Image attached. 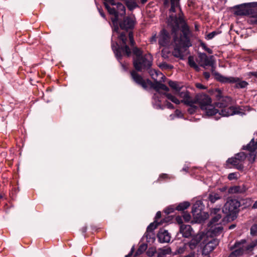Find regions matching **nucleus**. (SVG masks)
<instances>
[{
	"label": "nucleus",
	"mask_w": 257,
	"mask_h": 257,
	"mask_svg": "<svg viewBox=\"0 0 257 257\" xmlns=\"http://www.w3.org/2000/svg\"><path fill=\"white\" fill-rule=\"evenodd\" d=\"M170 13L171 14L168 19V24L171 26L172 33L174 34V50L172 54L174 57L182 59L183 53L192 46V44L190 40L191 31L186 24H183L181 27L182 35H180L179 37L177 36L179 31V25L184 22L181 16L179 0H171Z\"/></svg>",
	"instance_id": "nucleus-1"
},
{
	"label": "nucleus",
	"mask_w": 257,
	"mask_h": 257,
	"mask_svg": "<svg viewBox=\"0 0 257 257\" xmlns=\"http://www.w3.org/2000/svg\"><path fill=\"white\" fill-rule=\"evenodd\" d=\"M195 104H198L201 109L205 110L207 115H214L218 113L222 116H228L238 113L236 108L229 106V97L223 98L216 103V108L211 104V98L207 94L200 93L194 97Z\"/></svg>",
	"instance_id": "nucleus-2"
},
{
	"label": "nucleus",
	"mask_w": 257,
	"mask_h": 257,
	"mask_svg": "<svg viewBox=\"0 0 257 257\" xmlns=\"http://www.w3.org/2000/svg\"><path fill=\"white\" fill-rule=\"evenodd\" d=\"M128 37L130 45L133 47V53L134 55L133 65L135 69L138 71H142L143 70L150 69L152 65V56L149 53L143 55V51L141 49L134 47L135 45V41L134 39L133 33L132 31L128 32Z\"/></svg>",
	"instance_id": "nucleus-3"
},
{
	"label": "nucleus",
	"mask_w": 257,
	"mask_h": 257,
	"mask_svg": "<svg viewBox=\"0 0 257 257\" xmlns=\"http://www.w3.org/2000/svg\"><path fill=\"white\" fill-rule=\"evenodd\" d=\"M104 5L109 14L111 16V20L113 31L117 32L119 30L118 20L119 16L125 15V8L120 3H115L114 0H104Z\"/></svg>",
	"instance_id": "nucleus-4"
},
{
	"label": "nucleus",
	"mask_w": 257,
	"mask_h": 257,
	"mask_svg": "<svg viewBox=\"0 0 257 257\" xmlns=\"http://www.w3.org/2000/svg\"><path fill=\"white\" fill-rule=\"evenodd\" d=\"M164 95L170 100L173 102L179 104L180 102H182L185 105L193 106L195 104L194 97H193L189 91L187 89L181 90L177 94L180 98L181 100H179L176 97L173 95L169 93H164Z\"/></svg>",
	"instance_id": "nucleus-5"
},
{
	"label": "nucleus",
	"mask_w": 257,
	"mask_h": 257,
	"mask_svg": "<svg viewBox=\"0 0 257 257\" xmlns=\"http://www.w3.org/2000/svg\"><path fill=\"white\" fill-rule=\"evenodd\" d=\"M240 206V203L237 199H228L224 206L223 212L226 214L227 216L230 217L233 220L236 217Z\"/></svg>",
	"instance_id": "nucleus-6"
},
{
	"label": "nucleus",
	"mask_w": 257,
	"mask_h": 257,
	"mask_svg": "<svg viewBox=\"0 0 257 257\" xmlns=\"http://www.w3.org/2000/svg\"><path fill=\"white\" fill-rule=\"evenodd\" d=\"M215 76L216 79L222 83H235V87L237 88H243L248 85L246 81L241 80L238 77H225L219 73H216Z\"/></svg>",
	"instance_id": "nucleus-7"
},
{
	"label": "nucleus",
	"mask_w": 257,
	"mask_h": 257,
	"mask_svg": "<svg viewBox=\"0 0 257 257\" xmlns=\"http://www.w3.org/2000/svg\"><path fill=\"white\" fill-rule=\"evenodd\" d=\"M119 39L122 42L123 46L121 48L116 50V55L118 59H120L121 57V52L122 51L124 54L127 57H130L131 55V51L129 47L126 45L127 34V32H123L120 34L119 36Z\"/></svg>",
	"instance_id": "nucleus-8"
},
{
	"label": "nucleus",
	"mask_w": 257,
	"mask_h": 257,
	"mask_svg": "<svg viewBox=\"0 0 257 257\" xmlns=\"http://www.w3.org/2000/svg\"><path fill=\"white\" fill-rule=\"evenodd\" d=\"M131 75L133 80L138 85L141 86L144 89H147L149 85L152 84L150 80H146L139 75L136 71L133 70L131 72Z\"/></svg>",
	"instance_id": "nucleus-9"
},
{
	"label": "nucleus",
	"mask_w": 257,
	"mask_h": 257,
	"mask_svg": "<svg viewBox=\"0 0 257 257\" xmlns=\"http://www.w3.org/2000/svg\"><path fill=\"white\" fill-rule=\"evenodd\" d=\"M197 62L200 66L205 68L207 66H212L214 64L213 56H207L205 53H199Z\"/></svg>",
	"instance_id": "nucleus-10"
},
{
	"label": "nucleus",
	"mask_w": 257,
	"mask_h": 257,
	"mask_svg": "<svg viewBox=\"0 0 257 257\" xmlns=\"http://www.w3.org/2000/svg\"><path fill=\"white\" fill-rule=\"evenodd\" d=\"M219 242V240L216 238H211L210 239H208L207 242L203 248L202 254L206 255L209 254L218 245Z\"/></svg>",
	"instance_id": "nucleus-11"
},
{
	"label": "nucleus",
	"mask_w": 257,
	"mask_h": 257,
	"mask_svg": "<svg viewBox=\"0 0 257 257\" xmlns=\"http://www.w3.org/2000/svg\"><path fill=\"white\" fill-rule=\"evenodd\" d=\"M135 19L134 16L125 17L119 23L120 28L125 30L133 29L136 23Z\"/></svg>",
	"instance_id": "nucleus-12"
},
{
	"label": "nucleus",
	"mask_w": 257,
	"mask_h": 257,
	"mask_svg": "<svg viewBox=\"0 0 257 257\" xmlns=\"http://www.w3.org/2000/svg\"><path fill=\"white\" fill-rule=\"evenodd\" d=\"M171 38L169 33L165 30H162L159 35L158 43L160 46L167 47L170 45Z\"/></svg>",
	"instance_id": "nucleus-13"
},
{
	"label": "nucleus",
	"mask_w": 257,
	"mask_h": 257,
	"mask_svg": "<svg viewBox=\"0 0 257 257\" xmlns=\"http://www.w3.org/2000/svg\"><path fill=\"white\" fill-rule=\"evenodd\" d=\"M220 208H213L211 211V214L215 215L211 220L209 222V226H211L212 228L215 225H219L218 222L219 220L221 218V216L220 213Z\"/></svg>",
	"instance_id": "nucleus-14"
},
{
	"label": "nucleus",
	"mask_w": 257,
	"mask_h": 257,
	"mask_svg": "<svg viewBox=\"0 0 257 257\" xmlns=\"http://www.w3.org/2000/svg\"><path fill=\"white\" fill-rule=\"evenodd\" d=\"M245 242L244 240H241L240 241H237L234 245L231 247V249H234L233 251L234 253L237 256L241 255L243 254L245 248L243 244Z\"/></svg>",
	"instance_id": "nucleus-15"
},
{
	"label": "nucleus",
	"mask_w": 257,
	"mask_h": 257,
	"mask_svg": "<svg viewBox=\"0 0 257 257\" xmlns=\"http://www.w3.org/2000/svg\"><path fill=\"white\" fill-rule=\"evenodd\" d=\"M235 15L238 16H245L249 15L250 13L249 9L247 4H244L234 8Z\"/></svg>",
	"instance_id": "nucleus-16"
},
{
	"label": "nucleus",
	"mask_w": 257,
	"mask_h": 257,
	"mask_svg": "<svg viewBox=\"0 0 257 257\" xmlns=\"http://www.w3.org/2000/svg\"><path fill=\"white\" fill-rule=\"evenodd\" d=\"M158 237L160 242H169L171 239V236L167 230L160 229L158 233Z\"/></svg>",
	"instance_id": "nucleus-17"
},
{
	"label": "nucleus",
	"mask_w": 257,
	"mask_h": 257,
	"mask_svg": "<svg viewBox=\"0 0 257 257\" xmlns=\"http://www.w3.org/2000/svg\"><path fill=\"white\" fill-rule=\"evenodd\" d=\"M192 228L189 225L182 224L180 227V232L184 237H189L192 234Z\"/></svg>",
	"instance_id": "nucleus-18"
},
{
	"label": "nucleus",
	"mask_w": 257,
	"mask_h": 257,
	"mask_svg": "<svg viewBox=\"0 0 257 257\" xmlns=\"http://www.w3.org/2000/svg\"><path fill=\"white\" fill-rule=\"evenodd\" d=\"M202 239V235L198 234L188 243V246L191 250L195 249Z\"/></svg>",
	"instance_id": "nucleus-19"
},
{
	"label": "nucleus",
	"mask_w": 257,
	"mask_h": 257,
	"mask_svg": "<svg viewBox=\"0 0 257 257\" xmlns=\"http://www.w3.org/2000/svg\"><path fill=\"white\" fill-rule=\"evenodd\" d=\"M227 163L232 165L238 170H241L243 167L242 165V163L240 162L239 159L235 158V157L229 158L227 161Z\"/></svg>",
	"instance_id": "nucleus-20"
},
{
	"label": "nucleus",
	"mask_w": 257,
	"mask_h": 257,
	"mask_svg": "<svg viewBox=\"0 0 257 257\" xmlns=\"http://www.w3.org/2000/svg\"><path fill=\"white\" fill-rule=\"evenodd\" d=\"M127 9L132 11L138 7L136 0H122Z\"/></svg>",
	"instance_id": "nucleus-21"
},
{
	"label": "nucleus",
	"mask_w": 257,
	"mask_h": 257,
	"mask_svg": "<svg viewBox=\"0 0 257 257\" xmlns=\"http://www.w3.org/2000/svg\"><path fill=\"white\" fill-rule=\"evenodd\" d=\"M243 149L248 150L250 153L255 152L257 149V141L254 142V140L252 139L247 145L243 147Z\"/></svg>",
	"instance_id": "nucleus-22"
},
{
	"label": "nucleus",
	"mask_w": 257,
	"mask_h": 257,
	"mask_svg": "<svg viewBox=\"0 0 257 257\" xmlns=\"http://www.w3.org/2000/svg\"><path fill=\"white\" fill-rule=\"evenodd\" d=\"M153 87L157 91L160 90H163L166 91V93H168V91L169 90V88L166 85L158 81L154 83Z\"/></svg>",
	"instance_id": "nucleus-23"
},
{
	"label": "nucleus",
	"mask_w": 257,
	"mask_h": 257,
	"mask_svg": "<svg viewBox=\"0 0 257 257\" xmlns=\"http://www.w3.org/2000/svg\"><path fill=\"white\" fill-rule=\"evenodd\" d=\"M171 249L170 247H164L158 249L157 257H164L167 254L171 253Z\"/></svg>",
	"instance_id": "nucleus-24"
},
{
	"label": "nucleus",
	"mask_w": 257,
	"mask_h": 257,
	"mask_svg": "<svg viewBox=\"0 0 257 257\" xmlns=\"http://www.w3.org/2000/svg\"><path fill=\"white\" fill-rule=\"evenodd\" d=\"M168 84L172 89L175 90L176 94L182 90V87L177 82L170 81Z\"/></svg>",
	"instance_id": "nucleus-25"
},
{
	"label": "nucleus",
	"mask_w": 257,
	"mask_h": 257,
	"mask_svg": "<svg viewBox=\"0 0 257 257\" xmlns=\"http://www.w3.org/2000/svg\"><path fill=\"white\" fill-rule=\"evenodd\" d=\"M211 235L217 236L221 234L223 230V227L221 225L214 226L212 228L211 227Z\"/></svg>",
	"instance_id": "nucleus-26"
},
{
	"label": "nucleus",
	"mask_w": 257,
	"mask_h": 257,
	"mask_svg": "<svg viewBox=\"0 0 257 257\" xmlns=\"http://www.w3.org/2000/svg\"><path fill=\"white\" fill-rule=\"evenodd\" d=\"M188 64L189 66L194 68L196 71L199 72L200 70L199 67L195 62L194 58L192 56H189L188 57Z\"/></svg>",
	"instance_id": "nucleus-27"
},
{
	"label": "nucleus",
	"mask_w": 257,
	"mask_h": 257,
	"mask_svg": "<svg viewBox=\"0 0 257 257\" xmlns=\"http://www.w3.org/2000/svg\"><path fill=\"white\" fill-rule=\"evenodd\" d=\"M163 222H157V221H155L154 222L151 223L147 227V231L151 232L155 230L159 225L163 223Z\"/></svg>",
	"instance_id": "nucleus-28"
},
{
	"label": "nucleus",
	"mask_w": 257,
	"mask_h": 257,
	"mask_svg": "<svg viewBox=\"0 0 257 257\" xmlns=\"http://www.w3.org/2000/svg\"><path fill=\"white\" fill-rule=\"evenodd\" d=\"M190 203L188 202H184L180 203L176 207V209L179 211H183L187 209L189 206Z\"/></svg>",
	"instance_id": "nucleus-29"
},
{
	"label": "nucleus",
	"mask_w": 257,
	"mask_h": 257,
	"mask_svg": "<svg viewBox=\"0 0 257 257\" xmlns=\"http://www.w3.org/2000/svg\"><path fill=\"white\" fill-rule=\"evenodd\" d=\"M219 199H220V196L217 193H211L209 196V201L213 203Z\"/></svg>",
	"instance_id": "nucleus-30"
},
{
	"label": "nucleus",
	"mask_w": 257,
	"mask_h": 257,
	"mask_svg": "<svg viewBox=\"0 0 257 257\" xmlns=\"http://www.w3.org/2000/svg\"><path fill=\"white\" fill-rule=\"evenodd\" d=\"M246 189L244 186H235L232 188V192L234 193H243L245 191Z\"/></svg>",
	"instance_id": "nucleus-31"
},
{
	"label": "nucleus",
	"mask_w": 257,
	"mask_h": 257,
	"mask_svg": "<svg viewBox=\"0 0 257 257\" xmlns=\"http://www.w3.org/2000/svg\"><path fill=\"white\" fill-rule=\"evenodd\" d=\"M246 157V155L243 152L239 153L235 156V158L239 159L240 162L241 163L244 160Z\"/></svg>",
	"instance_id": "nucleus-32"
},
{
	"label": "nucleus",
	"mask_w": 257,
	"mask_h": 257,
	"mask_svg": "<svg viewBox=\"0 0 257 257\" xmlns=\"http://www.w3.org/2000/svg\"><path fill=\"white\" fill-rule=\"evenodd\" d=\"M256 158V153H249L248 156V161L252 163L255 161Z\"/></svg>",
	"instance_id": "nucleus-33"
},
{
	"label": "nucleus",
	"mask_w": 257,
	"mask_h": 257,
	"mask_svg": "<svg viewBox=\"0 0 257 257\" xmlns=\"http://www.w3.org/2000/svg\"><path fill=\"white\" fill-rule=\"evenodd\" d=\"M257 241H252L247 246L244 247L245 250H252L253 248L256 245Z\"/></svg>",
	"instance_id": "nucleus-34"
},
{
	"label": "nucleus",
	"mask_w": 257,
	"mask_h": 257,
	"mask_svg": "<svg viewBox=\"0 0 257 257\" xmlns=\"http://www.w3.org/2000/svg\"><path fill=\"white\" fill-rule=\"evenodd\" d=\"M159 67L161 69H171L173 66L166 63V62H163L159 65Z\"/></svg>",
	"instance_id": "nucleus-35"
},
{
	"label": "nucleus",
	"mask_w": 257,
	"mask_h": 257,
	"mask_svg": "<svg viewBox=\"0 0 257 257\" xmlns=\"http://www.w3.org/2000/svg\"><path fill=\"white\" fill-rule=\"evenodd\" d=\"M250 233L252 235H257V223L253 224L250 228Z\"/></svg>",
	"instance_id": "nucleus-36"
},
{
	"label": "nucleus",
	"mask_w": 257,
	"mask_h": 257,
	"mask_svg": "<svg viewBox=\"0 0 257 257\" xmlns=\"http://www.w3.org/2000/svg\"><path fill=\"white\" fill-rule=\"evenodd\" d=\"M200 46L205 51L207 52L209 54L212 53V50H211L210 48H208L205 43H201Z\"/></svg>",
	"instance_id": "nucleus-37"
},
{
	"label": "nucleus",
	"mask_w": 257,
	"mask_h": 257,
	"mask_svg": "<svg viewBox=\"0 0 257 257\" xmlns=\"http://www.w3.org/2000/svg\"><path fill=\"white\" fill-rule=\"evenodd\" d=\"M147 248V246L145 244H142L141 245L137 251V254H141V253H142L143 251H144Z\"/></svg>",
	"instance_id": "nucleus-38"
},
{
	"label": "nucleus",
	"mask_w": 257,
	"mask_h": 257,
	"mask_svg": "<svg viewBox=\"0 0 257 257\" xmlns=\"http://www.w3.org/2000/svg\"><path fill=\"white\" fill-rule=\"evenodd\" d=\"M182 217L185 222H189L191 218L190 214L187 213H184Z\"/></svg>",
	"instance_id": "nucleus-39"
},
{
	"label": "nucleus",
	"mask_w": 257,
	"mask_h": 257,
	"mask_svg": "<svg viewBox=\"0 0 257 257\" xmlns=\"http://www.w3.org/2000/svg\"><path fill=\"white\" fill-rule=\"evenodd\" d=\"M169 178V175L167 174H162L160 175L158 178V181H161L164 179H168Z\"/></svg>",
	"instance_id": "nucleus-40"
},
{
	"label": "nucleus",
	"mask_w": 257,
	"mask_h": 257,
	"mask_svg": "<svg viewBox=\"0 0 257 257\" xmlns=\"http://www.w3.org/2000/svg\"><path fill=\"white\" fill-rule=\"evenodd\" d=\"M168 49H166V48L163 49L162 50V57H163L164 59L168 58Z\"/></svg>",
	"instance_id": "nucleus-41"
},
{
	"label": "nucleus",
	"mask_w": 257,
	"mask_h": 257,
	"mask_svg": "<svg viewBox=\"0 0 257 257\" xmlns=\"http://www.w3.org/2000/svg\"><path fill=\"white\" fill-rule=\"evenodd\" d=\"M248 22L250 24H257V17H250L248 19Z\"/></svg>",
	"instance_id": "nucleus-42"
},
{
	"label": "nucleus",
	"mask_w": 257,
	"mask_h": 257,
	"mask_svg": "<svg viewBox=\"0 0 257 257\" xmlns=\"http://www.w3.org/2000/svg\"><path fill=\"white\" fill-rule=\"evenodd\" d=\"M218 33L216 32V31H213L211 33H209L207 35V38L208 39V40H210V39H212L213 38H214L215 37V36H216Z\"/></svg>",
	"instance_id": "nucleus-43"
},
{
	"label": "nucleus",
	"mask_w": 257,
	"mask_h": 257,
	"mask_svg": "<svg viewBox=\"0 0 257 257\" xmlns=\"http://www.w3.org/2000/svg\"><path fill=\"white\" fill-rule=\"evenodd\" d=\"M248 8H257V2L247 3Z\"/></svg>",
	"instance_id": "nucleus-44"
},
{
	"label": "nucleus",
	"mask_w": 257,
	"mask_h": 257,
	"mask_svg": "<svg viewBox=\"0 0 257 257\" xmlns=\"http://www.w3.org/2000/svg\"><path fill=\"white\" fill-rule=\"evenodd\" d=\"M176 220L178 224L182 225L184 220L182 216H177L176 217Z\"/></svg>",
	"instance_id": "nucleus-45"
},
{
	"label": "nucleus",
	"mask_w": 257,
	"mask_h": 257,
	"mask_svg": "<svg viewBox=\"0 0 257 257\" xmlns=\"http://www.w3.org/2000/svg\"><path fill=\"white\" fill-rule=\"evenodd\" d=\"M237 178V175L235 173H230L228 176V179L229 180L235 179Z\"/></svg>",
	"instance_id": "nucleus-46"
},
{
	"label": "nucleus",
	"mask_w": 257,
	"mask_h": 257,
	"mask_svg": "<svg viewBox=\"0 0 257 257\" xmlns=\"http://www.w3.org/2000/svg\"><path fill=\"white\" fill-rule=\"evenodd\" d=\"M195 86L196 88L199 89H205L206 88V87L202 85V84L200 83H197L195 84Z\"/></svg>",
	"instance_id": "nucleus-47"
},
{
	"label": "nucleus",
	"mask_w": 257,
	"mask_h": 257,
	"mask_svg": "<svg viewBox=\"0 0 257 257\" xmlns=\"http://www.w3.org/2000/svg\"><path fill=\"white\" fill-rule=\"evenodd\" d=\"M161 217V212L160 211L157 212L156 213V217H155V218H156L155 221H157V222H158V220L159 219H160Z\"/></svg>",
	"instance_id": "nucleus-48"
},
{
	"label": "nucleus",
	"mask_w": 257,
	"mask_h": 257,
	"mask_svg": "<svg viewBox=\"0 0 257 257\" xmlns=\"http://www.w3.org/2000/svg\"><path fill=\"white\" fill-rule=\"evenodd\" d=\"M157 41V36L156 34H155L154 36H153L151 39H150V42L152 43H153L154 42H156Z\"/></svg>",
	"instance_id": "nucleus-49"
},
{
	"label": "nucleus",
	"mask_w": 257,
	"mask_h": 257,
	"mask_svg": "<svg viewBox=\"0 0 257 257\" xmlns=\"http://www.w3.org/2000/svg\"><path fill=\"white\" fill-rule=\"evenodd\" d=\"M203 76L206 79L208 80L209 78L210 75L209 72H205L203 73Z\"/></svg>",
	"instance_id": "nucleus-50"
},
{
	"label": "nucleus",
	"mask_w": 257,
	"mask_h": 257,
	"mask_svg": "<svg viewBox=\"0 0 257 257\" xmlns=\"http://www.w3.org/2000/svg\"><path fill=\"white\" fill-rule=\"evenodd\" d=\"M166 106L168 108L172 109L173 108V105L170 102H167L166 103Z\"/></svg>",
	"instance_id": "nucleus-51"
},
{
	"label": "nucleus",
	"mask_w": 257,
	"mask_h": 257,
	"mask_svg": "<svg viewBox=\"0 0 257 257\" xmlns=\"http://www.w3.org/2000/svg\"><path fill=\"white\" fill-rule=\"evenodd\" d=\"M99 14L101 15V16L102 17H103V18L105 19V15L104 12H103V11L99 9Z\"/></svg>",
	"instance_id": "nucleus-52"
},
{
	"label": "nucleus",
	"mask_w": 257,
	"mask_h": 257,
	"mask_svg": "<svg viewBox=\"0 0 257 257\" xmlns=\"http://www.w3.org/2000/svg\"><path fill=\"white\" fill-rule=\"evenodd\" d=\"M237 256L236 255H235L233 251H232L228 257H237Z\"/></svg>",
	"instance_id": "nucleus-53"
},
{
	"label": "nucleus",
	"mask_w": 257,
	"mask_h": 257,
	"mask_svg": "<svg viewBox=\"0 0 257 257\" xmlns=\"http://www.w3.org/2000/svg\"><path fill=\"white\" fill-rule=\"evenodd\" d=\"M250 74L257 78V72H250Z\"/></svg>",
	"instance_id": "nucleus-54"
},
{
	"label": "nucleus",
	"mask_w": 257,
	"mask_h": 257,
	"mask_svg": "<svg viewBox=\"0 0 257 257\" xmlns=\"http://www.w3.org/2000/svg\"><path fill=\"white\" fill-rule=\"evenodd\" d=\"M133 249H132V250H131V252H130V253H129L128 254L126 255L125 256V257H131V255H132V254H133Z\"/></svg>",
	"instance_id": "nucleus-55"
},
{
	"label": "nucleus",
	"mask_w": 257,
	"mask_h": 257,
	"mask_svg": "<svg viewBox=\"0 0 257 257\" xmlns=\"http://www.w3.org/2000/svg\"><path fill=\"white\" fill-rule=\"evenodd\" d=\"M252 208H257V200L253 204Z\"/></svg>",
	"instance_id": "nucleus-56"
},
{
	"label": "nucleus",
	"mask_w": 257,
	"mask_h": 257,
	"mask_svg": "<svg viewBox=\"0 0 257 257\" xmlns=\"http://www.w3.org/2000/svg\"><path fill=\"white\" fill-rule=\"evenodd\" d=\"M235 226H236V225H235V224H232V225H231L230 226H229V229H233V228H234Z\"/></svg>",
	"instance_id": "nucleus-57"
},
{
	"label": "nucleus",
	"mask_w": 257,
	"mask_h": 257,
	"mask_svg": "<svg viewBox=\"0 0 257 257\" xmlns=\"http://www.w3.org/2000/svg\"><path fill=\"white\" fill-rule=\"evenodd\" d=\"M86 230H87V228L85 226L82 227V231L83 232H85L86 231Z\"/></svg>",
	"instance_id": "nucleus-58"
},
{
	"label": "nucleus",
	"mask_w": 257,
	"mask_h": 257,
	"mask_svg": "<svg viewBox=\"0 0 257 257\" xmlns=\"http://www.w3.org/2000/svg\"><path fill=\"white\" fill-rule=\"evenodd\" d=\"M147 1H148V0H141V3L142 4H145V3H147Z\"/></svg>",
	"instance_id": "nucleus-59"
},
{
	"label": "nucleus",
	"mask_w": 257,
	"mask_h": 257,
	"mask_svg": "<svg viewBox=\"0 0 257 257\" xmlns=\"http://www.w3.org/2000/svg\"><path fill=\"white\" fill-rule=\"evenodd\" d=\"M188 111H189V112L190 113H192L193 111H194V109L193 108H190Z\"/></svg>",
	"instance_id": "nucleus-60"
},
{
	"label": "nucleus",
	"mask_w": 257,
	"mask_h": 257,
	"mask_svg": "<svg viewBox=\"0 0 257 257\" xmlns=\"http://www.w3.org/2000/svg\"><path fill=\"white\" fill-rule=\"evenodd\" d=\"M154 72L156 73V75H158V72L156 71L155 70H154Z\"/></svg>",
	"instance_id": "nucleus-61"
},
{
	"label": "nucleus",
	"mask_w": 257,
	"mask_h": 257,
	"mask_svg": "<svg viewBox=\"0 0 257 257\" xmlns=\"http://www.w3.org/2000/svg\"><path fill=\"white\" fill-rule=\"evenodd\" d=\"M151 75L152 76V78H153V79H155V78L153 77V75H154V74H151Z\"/></svg>",
	"instance_id": "nucleus-62"
},
{
	"label": "nucleus",
	"mask_w": 257,
	"mask_h": 257,
	"mask_svg": "<svg viewBox=\"0 0 257 257\" xmlns=\"http://www.w3.org/2000/svg\"><path fill=\"white\" fill-rule=\"evenodd\" d=\"M167 221L165 219H164V221L163 222H167Z\"/></svg>",
	"instance_id": "nucleus-63"
},
{
	"label": "nucleus",
	"mask_w": 257,
	"mask_h": 257,
	"mask_svg": "<svg viewBox=\"0 0 257 257\" xmlns=\"http://www.w3.org/2000/svg\"><path fill=\"white\" fill-rule=\"evenodd\" d=\"M254 257H257V254Z\"/></svg>",
	"instance_id": "nucleus-64"
}]
</instances>
